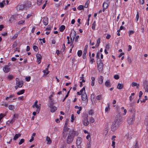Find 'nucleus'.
Here are the masks:
<instances>
[{"mask_svg": "<svg viewBox=\"0 0 148 148\" xmlns=\"http://www.w3.org/2000/svg\"><path fill=\"white\" fill-rule=\"evenodd\" d=\"M42 72L44 75H47L49 73V71H48L47 68L45 70H43Z\"/></svg>", "mask_w": 148, "mask_h": 148, "instance_id": "obj_37", "label": "nucleus"}, {"mask_svg": "<svg viewBox=\"0 0 148 148\" xmlns=\"http://www.w3.org/2000/svg\"><path fill=\"white\" fill-rule=\"evenodd\" d=\"M102 96L101 95H98L96 97V99L98 100H99L101 99Z\"/></svg>", "mask_w": 148, "mask_h": 148, "instance_id": "obj_47", "label": "nucleus"}, {"mask_svg": "<svg viewBox=\"0 0 148 148\" xmlns=\"http://www.w3.org/2000/svg\"><path fill=\"white\" fill-rule=\"evenodd\" d=\"M90 121L91 123H93L94 121L95 120L92 117H91L90 119Z\"/></svg>", "mask_w": 148, "mask_h": 148, "instance_id": "obj_51", "label": "nucleus"}, {"mask_svg": "<svg viewBox=\"0 0 148 148\" xmlns=\"http://www.w3.org/2000/svg\"><path fill=\"white\" fill-rule=\"evenodd\" d=\"M96 25V21H95L93 22V23L92 24V29L93 30H94L95 29Z\"/></svg>", "mask_w": 148, "mask_h": 148, "instance_id": "obj_39", "label": "nucleus"}, {"mask_svg": "<svg viewBox=\"0 0 148 148\" xmlns=\"http://www.w3.org/2000/svg\"><path fill=\"white\" fill-rule=\"evenodd\" d=\"M24 8V5L21 4H19L16 7V9L17 11H19L23 10Z\"/></svg>", "mask_w": 148, "mask_h": 148, "instance_id": "obj_12", "label": "nucleus"}, {"mask_svg": "<svg viewBox=\"0 0 148 148\" xmlns=\"http://www.w3.org/2000/svg\"><path fill=\"white\" fill-rule=\"evenodd\" d=\"M131 86L132 87L136 86V88L138 89L140 85L135 82H132L131 84Z\"/></svg>", "mask_w": 148, "mask_h": 148, "instance_id": "obj_23", "label": "nucleus"}, {"mask_svg": "<svg viewBox=\"0 0 148 148\" xmlns=\"http://www.w3.org/2000/svg\"><path fill=\"white\" fill-rule=\"evenodd\" d=\"M135 115H133L132 116L129 117L127 120V122L129 124H132L134 122Z\"/></svg>", "mask_w": 148, "mask_h": 148, "instance_id": "obj_6", "label": "nucleus"}, {"mask_svg": "<svg viewBox=\"0 0 148 148\" xmlns=\"http://www.w3.org/2000/svg\"><path fill=\"white\" fill-rule=\"evenodd\" d=\"M38 101H36L34 104L32 105V107L33 108L36 109V111L37 114L39 113L40 109V104H38Z\"/></svg>", "mask_w": 148, "mask_h": 148, "instance_id": "obj_3", "label": "nucleus"}, {"mask_svg": "<svg viewBox=\"0 0 148 148\" xmlns=\"http://www.w3.org/2000/svg\"><path fill=\"white\" fill-rule=\"evenodd\" d=\"M8 108L10 110H13L14 109V106L11 105L9 106Z\"/></svg>", "mask_w": 148, "mask_h": 148, "instance_id": "obj_42", "label": "nucleus"}, {"mask_svg": "<svg viewBox=\"0 0 148 148\" xmlns=\"http://www.w3.org/2000/svg\"><path fill=\"white\" fill-rule=\"evenodd\" d=\"M143 88L146 92H148V83L146 80L143 81Z\"/></svg>", "mask_w": 148, "mask_h": 148, "instance_id": "obj_8", "label": "nucleus"}, {"mask_svg": "<svg viewBox=\"0 0 148 148\" xmlns=\"http://www.w3.org/2000/svg\"><path fill=\"white\" fill-rule=\"evenodd\" d=\"M82 99L83 101H87V97L85 92L82 94Z\"/></svg>", "mask_w": 148, "mask_h": 148, "instance_id": "obj_14", "label": "nucleus"}, {"mask_svg": "<svg viewBox=\"0 0 148 148\" xmlns=\"http://www.w3.org/2000/svg\"><path fill=\"white\" fill-rule=\"evenodd\" d=\"M43 24L46 26L48 24V18L47 17H45L43 18Z\"/></svg>", "mask_w": 148, "mask_h": 148, "instance_id": "obj_22", "label": "nucleus"}, {"mask_svg": "<svg viewBox=\"0 0 148 148\" xmlns=\"http://www.w3.org/2000/svg\"><path fill=\"white\" fill-rule=\"evenodd\" d=\"M68 129L66 128V129H64L63 130V136L65 137L66 132L67 131Z\"/></svg>", "mask_w": 148, "mask_h": 148, "instance_id": "obj_41", "label": "nucleus"}, {"mask_svg": "<svg viewBox=\"0 0 148 148\" xmlns=\"http://www.w3.org/2000/svg\"><path fill=\"white\" fill-rule=\"evenodd\" d=\"M122 118L120 114H118L115 117L114 122L120 126L122 123Z\"/></svg>", "mask_w": 148, "mask_h": 148, "instance_id": "obj_2", "label": "nucleus"}, {"mask_svg": "<svg viewBox=\"0 0 148 148\" xmlns=\"http://www.w3.org/2000/svg\"><path fill=\"white\" fill-rule=\"evenodd\" d=\"M17 115L15 114H14L12 119H11L10 120H9L7 122V123L8 124L12 123L14 122L16 119V118H17Z\"/></svg>", "mask_w": 148, "mask_h": 148, "instance_id": "obj_9", "label": "nucleus"}, {"mask_svg": "<svg viewBox=\"0 0 148 148\" xmlns=\"http://www.w3.org/2000/svg\"><path fill=\"white\" fill-rule=\"evenodd\" d=\"M9 1L7 0L3 1L1 2L0 3V7L2 8L4 6V5H7Z\"/></svg>", "mask_w": 148, "mask_h": 148, "instance_id": "obj_15", "label": "nucleus"}, {"mask_svg": "<svg viewBox=\"0 0 148 148\" xmlns=\"http://www.w3.org/2000/svg\"><path fill=\"white\" fill-rule=\"evenodd\" d=\"M88 1L86 2V3L85 4V5L84 6V7H85V8H87L88 7Z\"/></svg>", "mask_w": 148, "mask_h": 148, "instance_id": "obj_58", "label": "nucleus"}, {"mask_svg": "<svg viewBox=\"0 0 148 148\" xmlns=\"http://www.w3.org/2000/svg\"><path fill=\"white\" fill-rule=\"evenodd\" d=\"M115 140L112 141V146L113 148H115Z\"/></svg>", "mask_w": 148, "mask_h": 148, "instance_id": "obj_53", "label": "nucleus"}, {"mask_svg": "<svg viewBox=\"0 0 148 148\" xmlns=\"http://www.w3.org/2000/svg\"><path fill=\"white\" fill-rule=\"evenodd\" d=\"M82 142V138L80 137H77L76 140V144L78 146H80Z\"/></svg>", "mask_w": 148, "mask_h": 148, "instance_id": "obj_17", "label": "nucleus"}, {"mask_svg": "<svg viewBox=\"0 0 148 148\" xmlns=\"http://www.w3.org/2000/svg\"><path fill=\"white\" fill-rule=\"evenodd\" d=\"M91 143V142L90 140H89L87 144L86 147V148H90Z\"/></svg>", "mask_w": 148, "mask_h": 148, "instance_id": "obj_34", "label": "nucleus"}, {"mask_svg": "<svg viewBox=\"0 0 148 148\" xmlns=\"http://www.w3.org/2000/svg\"><path fill=\"white\" fill-rule=\"evenodd\" d=\"M134 31L133 30L129 31L128 32L129 35L130 36L131 35L134 34Z\"/></svg>", "mask_w": 148, "mask_h": 148, "instance_id": "obj_50", "label": "nucleus"}, {"mask_svg": "<svg viewBox=\"0 0 148 148\" xmlns=\"http://www.w3.org/2000/svg\"><path fill=\"white\" fill-rule=\"evenodd\" d=\"M25 141V140L24 139H21L19 142V144L21 145Z\"/></svg>", "mask_w": 148, "mask_h": 148, "instance_id": "obj_46", "label": "nucleus"}, {"mask_svg": "<svg viewBox=\"0 0 148 148\" xmlns=\"http://www.w3.org/2000/svg\"><path fill=\"white\" fill-rule=\"evenodd\" d=\"M77 55L78 56L80 57L81 56L82 54V51L80 50H79L77 52Z\"/></svg>", "mask_w": 148, "mask_h": 148, "instance_id": "obj_45", "label": "nucleus"}, {"mask_svg": "<svg viewBox=\"0 0 148 148\" xmlns=\"http://www.w3.org/2000/svg\"><path fill=\"white\" fill-rule=\"evenodd\" d=\"M108 5L106 2H104L103 4V11H104V10L106 9L108 7Z\"/></svg>", "mask_w": 148, "mask_h": 148, "instance_id": "obj_28", "label": "nucleus"}, {"mask_svg": "<svg viewBox=\"0 0 148 148\" xmlns=\"http://www.w3.org/2000/svg\"><path fill=\"white\" fill-rule=\"evenodd\" d=\"M65 26L64 25H61L60 28V30L61 32H63L65 29Z\"/></svg>", "mask_w": 148, "mask_h": 148, "instance_id": "obj_36", "label": "nucleus"}, {"mask_svg": "<svg viewBox=\"0 0 148 148\" xmlns=\"http://www.w3.org/2000/svg\"><path fill=\"white\" fill-rule=\"evenodd\" d=\"M74 119V115L72 114L71 116V122H73V121Z\"/></svg>", "mask_w": 148, "mask_h": 148, "instance_id": "obj_55", "label": "nucleus"}, {"mask_svg": "<svg viewBox=\"0 0 148 148\" xmlns=\"http://www.w3.org/2000/svg\"><path fill=\"white\" fill-rule=\"evenodd\" d=\"M78 135V133L76 131H75L73 130H71L69 132L67 138V143L69 144L71 143L73 140L74 137L77 136Z\"/></svg>", "mask_w": 148, "mask_h": 148, "instance_id": "obj_1", "label": "nucleus"}, {"mask_svg": "<svg viewBox=\"0 0 148 148\" xmlns=\"http://www.w3.org/2000/svg\"><path fill=\"white\" fill-rule=\"evenodd\" d=\"M85 92V88L84 87L81 90H80V92H77V94L78 95H82V94Z\"/></svg>", "mask_w": 148, "mask_h": 148, "instance_id": "obj_26", "label": "nucleus"}, {"mask_svg": "<svg viewBox=\"0 0 148 148\" xmlns=\"http://www.w3.org/2000/svg\"><path fill=\"white\" fill-rule=\"evenodd\" d=\"M86 50L85 49V51H84V53L83 54V58L85 59V58L86 55Z\"/></svg>", "mask_w": 148, "mask_h": 148, "instance_id": "obj_54", "label": "nucleus"}, {"mask_svg": "<svg viewBox=\"0 0 148 148\" xmlns=\"http://www.w3.org/2000/svg\"><path fill=\"white\" fill-rule=\"evenodd\" d=\"M83 77H80V80H81V81H80V82H82V83L83 82H85V80H84V79H83Z\"/></svg>", "mask_w": 148, "mask_h": 148, "instance_id": "obj_60", "label": "nucleus"}, {"mask_svg": "<svg viewBox=\"0 0 148 148\" xmlns=\"http://www.w3.org/2000/svg\"><path fill=\"white\" fill-rule=\"evenodd\" d=\"M119 126L113 122L111 126V130L113 132L115 131L119 127Z\"/></svg>", "mask_w": 148, "mask_h": 148, "instance_id": "obj_7", "label": "nucleus"}, {"mask_svg": "<svg viewBox=\"0 0 148 148\" xmlns=\"http://www.w3.org/2000/svg\"><path fill=\"white\" fill-rule=\"evenodd\" d=\"M125 137L127 140H130L132 137V134L131 133H127L125 135Z\"/></svg>", "mask_w": 148, "mask_h": 148, "instance_id": "obj_10", "label": "nucleus"}, {"mask_svg": "<svg viewBox=\"0 0 148 148\" xmlns=\"http://www.w3.org/2000/svg\"><path fill=\"white\" fill-rule=\"evenodd\" d=\"M30 77H26L25 78V80L27 82L29 81L30 80Z\"/></svg>", "mask_w": 148, "mask_h": 148, "instance_id": "obj_63", "label": "nucleus"}, {"mask_svg": "<svg viewBox=\"0 0 148 148\" xmlns=\"http://www.w3.org/2000/svg\"><path fill=\"white\" fill-rule=\"evenodd\" d=\"M10 70V68L9 67V66L8 65L5 66L3 68V71L6 73L8 72Z\"/></svg>", "mask_w": 148, "mask_h": 148, "instance_id": "obj_16", "label": "nucleus"}, {"mask_svg": "<svg viewBox=\"0 0 148 148\" xmlns=\"http://www.w3.org/2000/svg\"><path fill=\"white\" fill-rule=\"evenodd\" d=\"M5 116V115L3 114H0V121L1 119Z\"/></svg>", "mask_w": 148, "mask_h": 148, "instance_id": "obj_56", "label": "nucleus"}, {"mask_svg": "<svg viewBox=\"0 0 148 148\" xmlns=\"http://www.w3.org/2000/svg\"><path fill=\"white\" fill-rule=\"evenodd\" d=\"M106 86L107 87H110L111 86V84L110 83V80H108L106 81L105 83Z\"/></svg>", "mask_w": 148, "mask_h": 148, "instance_id": "obj_21", "label": "nucleus"}, {"mask_svg": "<svg viewBox=\"0 0 148 148\" xmlns=\"http://www.w3.org/2000/svg\"><path fill=\"white\" fill-rule=\"evenodd\" d=\"M123 87V85L122 84L120 83L118 84L117 88L118 89L121 90V89Z\"/></svg>", "mask_w": 148, "mask_h": 148, "instance_id": "obj_33", "label": "nucleus"}, {"mask_svg": "<svg viewBox=\"0 0 148 148\" xmlns=\"http://www.w3.org/2000/svg\"><path fill=\"white\" fill-rule=\"evenodd\" d=\"M25 91V90L24 89L22 90L17 92V94L18 95H20L23 94L24 93Z\"/></svg>", "mask_w": 148, "mask_h": 148, "instance_id": "obj_35", "label": "nucleus"}, {"mask_svg": "<svg viewBox=\"0 0 148 148\" xmlns=\"http://www.w3.org/2000/svg\"><path fill=\"white\" fill-rule=\"evenodd\" d=\"M49 107L51 108V112H54L56 110H57V108L56 106H49Z\"/></svg>", "mask_w": 148, "mask_h": 148, "instance_id": "obj_25", "label": "nucleus"}, {"mask_svg": "<svg viewBox=\"0 0 148 148\" xmlns=\"http://www.w3.org/2000/svg\"><path fill=\"white\" fill-rule=\"evenodd\" d=\"M127 60L128 62L130 64L132 63V60H131V59L128 56L127 57Z\"/></svg>", "mask_w": 148, "mask_h": 148, "instance_id": "obj_52", "label": "nucleus"}, {"mask_svg": "<svg viewBox=\"0 0 148 148\" xmlns=\"http://www.w3.org/2000/svg\"><path fill=\"white\" fill-rule=\"evenodd\" d=\"M72 33H71V35H70V38H71V42H70V41H69V40H68V42H67V43L68 44H70V43H71V44H72L73 43V40H74V38H75V34H74V36H73V39H72V38L71 37V36H72Z\"/></svg>", "mask_w": 148, "mask_h": 148, "instance_id": "obj_20", "label": "nucleus"}, {"mask_svg": "<svg viewBox=\"0 0 148 148\" xmlns=\"http://www.w3.org/2000/svg\"><path fill=\"white\" fill-rule=\"evenodd\" d=\"M24 19H23L18 22L17 24L18 25H24L25 22Z\"/></svg>", "mask_w": 148, "mask_h": 148, "instance_id": "obj_32", "label": "nucleus"}, {"mask_svg": "<svg viewBox=\"0 0 148 148\" xmlns=\"http://www.w3.org/2000/svg\"><path fill=\"white\" fill-rule=\"evenodd\" d=\"M108 106L107 107H106L105 109V112H108L110 110V108L109 106V104H108Z\"/></svg>", "mask_w": 148, "mask_h": 148, "instance_id": "obj_43", "label": "nucleus"}, {"mask_svg": "<svg viewBox=\"0 0 148 148\" xmlns=\"http://www.w3.org/2000/svg\"><path fill=\"white\" fill-rule=\"evenodd\" d=\"M88 117V114L85 115L84 116H83L82 119V122L84 125L87 126L89 123Z\"/></svg>", "mask_w": 148, "mask_h": 148, "instance_id": "obj_4", "label": "nucleus"}, {"mask_svg": "<svg viewBox=\"0 0 148 148\" xmlns=\"http://www.w3.org/2000/svg\"><path fill=\"white\" fill-rule=\"evenodd\" d=\"M98 69L100 70H101L103 67V65L102 63L100 62L99 64L97 63Z\"/></svg>", "mask_w": 148, "mask_h": 148, "instance_id": "obj_27", "label": "nucleus"}, {"mask_svg": "<svg viewBox=\"0 0 148 148\" xmlns=\"http://www.w3.org/2000/svg\"><path fill=\"white\" fill-rule=\"evenodd\" d=\"M46 140L47 141V144L49 145L51 143V140L50 139V138L48 136H47L46 138Z\"/></svg>", "mask_w": 148, "mask_h": 148, "instance_id": "obj_31", "label": "nucleus"}, {"mask_svg": "<svg viewBox=\"0 0 148 148\" xmlns=\"http://www.w3.org/2000/svg\"><path fill=\"white\" fill-rule=\"evenodd\" d=\"M103 77L101 75L98 78V82L100 84H101L103 83Z\"/></svg>", "mask_w": 148, "mask_h": 148, "instance_id": "obj_18", "label": "nucleus"}, {"mask_svg": "<svg viewBox=\"0 0 148 148\" xmlns=\"http://www.w3.org/2000/svg\"><path fill=\"white\" fill-rule=\"evenodd\" d=\"M89 56L90 58V62L91 64H92L94 62H95L94 59L93 58H92L91 56H90V52L89 53Z\"/></svg>", "mask_w": 148, "mask_h": 148, "instance_id": "obj_29", "label": "nucleus"}, {"mask_svg": "<svg viewBox=\"0 0 148 148\" xmlns=\"http://www.w3.org/2000/svg\"><path fill=\"white\" fill-rule=\"evenodd\" d=\"M127 113V110L125 109L124 107H122L119 110V113L120 114L121 113L123 115H125Z\"/></svg>", "mask_w": 148, "mask_h": 148, "instance_id": "obj_11", "label": "nucleus"}, {"mask_svg": "<svg viewBox=\"0 0 148 148\" xmlns=\"http://www.w3.org/2000/svg\"><path fill=\"white\" fill-rule=\"evenodd\" d=\"M101 39L100 38H98L97 41V43L96 45V46L97 47H98L99 45V44L100 43Z\"/></svg>", "mask_w": 148, "mask_h": 148, "instance_id": "obj_40", "label": "nucleus"}, {"mask_svg": "<svg viewBox=\"0 0 148 148\" xmlns=\"http://www.w3.org/2000/svg\"><path fill=\"white\" fill-rule=\"evenodd\" d=\"M84 7L82 5H79L77 8V9L79 10H81Z\"/></svg>", "mask_w": 148, "mask_h": 148, "instance_id": "obj_49", "label": "nucleus"}, {"mask_svg": "<svg viewBox=\"0 0 148 148\" xmlns=\"http://www.w3.org/2000/svg\"><path fill=\"white\" fill-rule=\"evenodd\" d=\"M75 108L77 109V113L78 114H79L80 113V112L82 110V108L81 107H79L78 106H75Z\"/></svg>", "mask_w": 148, "mask_h": 148, "instance_id": "obj_19", "label": "nucleus"}, {"mask_svg": "<svg viewBox=\"0 0 148 148\" xmlns=\"http://www.w3.org/2000/svg\"><path fill=\"white\" fill-rule=\"evenodd\" d=\"M39 40L40 41H42V42L43 43H45V42H46V41H45V38H43L42 39V38H39Z\"/></svg>", "mask_w": 148, "mask_h": 148, "instance_id": "obj_59", "label": "nucleus"}, {"mask_svg": "<svg viewBox=\"0 0 148 148\" xmlns=\"http://www.w3.org/2000/svg\"><path fill=\"white\" fill-rule=\"evenodd\" d=\"M36 57L37 58V62L38 64H39L41 62L42 56L40 54L38 53L36 54Z\"/></svg>", "mask_w": 148, "mask_h": 148, "instance_id": "obj_13", "label": "nucleus"}, {"mask_svg": "<svg viewBox=\"0 0 148 148\" xmlns=\"http://www.w3.org/2000/svg\"><path fill=\"white\" fill-rule=\"evenodd\" d=\"M21 134H16L15 136H14L13 140H16L17 139L21 136Z\"/></svg>", "mask_w": 148, "mask_h": 148, "instance_id": "obj_24", "label": "nucleus"}, {"mask_svg": "<svg viewBox=\"0 0 148 148\" xmlns=\"http://www.w3.org/2000/svg\"><path fill=\"white\" fill-rule=\"evenodd\" d=\"M94 113V111L93 110H91L89 111V114L90 115H92Z\"/></svg>", "mask_w": 148, "mask_h": 148, "instance_id": "obj_61", "label": "nucleus"}, {"mask_svg": "<svg viewBox=\"0 0 148 148\" xmlns=\"http://www.w3.org/2000/svg\"><path fill=\"white\" fill-rule=\"evenodd\" d=\"M45 0H37V4L38 5H40L44 2Z\"/></svg>", "mask_w": 148, "mask_h": 148, "instance_id": "obj_30", "label": "nucleus"}, {"mask_svg": "<svg viewBox=\"0 0 148 148\" xmlns=\"http://www.w3.org/2000/svg\"><path fill=\"white\" fill-rule=\"evenodd\" d=\"M16 85L15 86V88L17 90L18 88H21L23 85V83L22 81H20L19 79L18 78H16Z\"/></svg>", "mask_w": 148, "mask_h": 148, "instance_id": "obj_5", "label": "nucleus"}, {"mask_svg": "<svg viewBox=\"0 0 148 148\" xmlns=\"http://www.w3.org/2000/svg\"><path fill=\"white\" fill-rule=\"evenodd\" d=\"M111 37V36L109 34H107L106 36V38L107 39H109Z\"/></svg>", "mask_w": 148, "mask_h": 148, "instance_id": "obj_64", "label": "nucleus"}, {"mask_svg": "<svg viewBox=\"0 0 148 148\" xmlns=\"http://www.w3.org/2000/svg\"><path fill=\"white\" fill-rule=\"evenodd\" d=\"M49 103L50 106H52V105L55 103L54 101L51 98H49Z\"/></svg>", "mask_w": 148, "mask_h": 148, "instance_id": "obj_38", "label": "nucleus"}, {"mask_svg": "<svg viewBox=\"0 0 148 148\" xmlns=\"http://www.w3.org/2000/svg\"><path fill=\"white\" fill-rule=\"evenodd\" d=\"M114 78L116 79H118L119 78V77L118 75H116L114 76Z\"/></svg>", "mask_w": 148, "mask_h": 148, "instance_id": "obj_62", "label": "nucleus"}, {"mask_svg": "<svg viewBox=\"0 0 148 148\" xmlns=\"http://www.w3.org/2000/svg\"><path fill=\"white\" fill-rule=\"evenodd\" d=\"M13 78V76L11 75H9L7 77L8 79L11 80Z\"/></svg>", "mask_w": 148, "mask_h": 148, "instance_id": "obj_48", "label": "nucleus"}, {"mask_svg": "<svg viewBox=\"0 0 148 148\" xmlns=\"http://www.w3.org/2000/svg\"><path fill=\"white\" fill-rule=\"evenodd\" d=\"M18 35L17 34H14L13 37L12 38V40H14L18 36Z\"/></svg>", "mask_w": 148, "mask_h": 148, "instance_id": "obj_57", "label": "nucleus"}, {"mask_svg": "<svg viewBox=\"0 0 148 148\" xmlns=\"http://www.w3.org/2000/svg\"><path fill=\"white\" fill-rule=\"evenodd\" d=\"M34 44H33V49L35 51H37L38 50V47L34 45Z\"/></svg>", "mask_w": 148, "mask_h": 148, "instance_id": "obj_44", "label": "nucleus"}]
</instances>
